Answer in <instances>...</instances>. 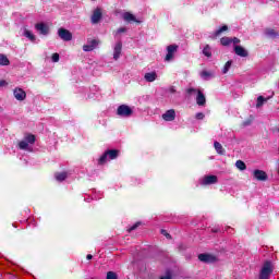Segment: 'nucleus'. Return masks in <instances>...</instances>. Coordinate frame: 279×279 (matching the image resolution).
<instances>
[{
	"label": "nucleus",
	"instance_id": "f257e3e1",
	"mask_svg": "<svg viewBox=\"0 0 279 279\" xmlns=\"http://www.w3.org/2000/svg\"><path fill=\"white\" fill-rule=\"evenodd\" d=\"M271 274H274V264L271 262H265L259 271V279H269Z\"/></svg>",
	"mask_w": 279,
	"mask_h": 279
},
{
	"label": "nucleus",
	"instance_id": "f03ea898",
	"mask_svg": "<svg viewBox=\"0 0 279 279\" xmlns=\"http://www.w3.org/2000/svg\"><path fill=\"white\" fill-rule=\"evenodd\" d=\"M35 29L41 36H48V34L50 32L49 25L44 22H39V23L35 24Z\"/></svg>",
	"mask_w": 279,
	"mask_h": 279
},
{
	"label": "nucleus",
	"instance_id": "7ed1b4c3",
	"mask_svg": "<svg viewBox=\"0 0 279 279\" xmlns=\"http://www.w3.org/2000/svg\"><path fill=\"white\" fill-rule=\"evenodd\" d=\"M117 156H119V150H109L100 157L99 163L104 165V162H106V160H108V157H109V160H114V158H117Z\"/></svg>",
	"mask_w": 279,
	"mask_h": 279
},
{
	"label": "nucleus",
	"instance_id": "20e7f679",
	"mask_svg": "<svg viewBox=\"0 0 279 279\" xmlns=\"http://www.w3.org/2000/svg\"><path fill=\"white\" fill-rule=\"evenodd\" d=\"M187 93H189L190 95H191V93H197V96H196V104H197L198 106H205V104H206V96H204L199 90L190 88V89H187Z\"/></svg>",
	"mask_w": 279,
	"mask_h": 279
},
{
	"label": "nucleus",
	"instance_id": "39448f33",
	"mask_svg": "<svg viewBox=\"0 0 279 279\" xmlns=\"http://www.w3.org/2000/svg\"><path fill=\"white\" fill-rule=\"evenodd\" d=\"M167 54H166V62H171L173 60V57L175 56V52L178 51V46L170 45L167 47Z\"/></svg>",
	"mask_w": 279,
	"mask_h": 279
},
{
	"label": "nucleus",
	"instance_id": "423d86ee",
	"mask_svg": "<svg viewBox=\"0 0 279 279\" xmlns=\"http://www.w3.org/2000/svg\"><path fill=\"white\" fill-rule=\"evenodd\" d=\"M117 112L119 117H130L132 114V108H130L128 105H121Z\"/></svg>",
	"mask_w": 279,
	"mask_h": 279
},
{
	"label": "nucleus",
	"instance_id": "0eeeda50",
	"mask_svg": "<svg viewBox=\"0 0 279 279\" xmlns=\"http://www.w3.org/2000/svg\"><path fill=\"white\" fill-rule=\"evenodd\" d=\"M58 34L61 40L69 41V40H72L73 38V35L71 34V32L64 28H59Z\"/></svg>",
	"mask_w": 279,
	"mask_h": 279
},
{
	"label": "nucleus",
	"instance_id": "6e6552de",
	"mask_svg": "<svg viewBox=\"0 0 279 279\" xmlns=\"http://www.w3.org/2000/svg\"><path fill=\"white\" fill-rule=\"evenodd\" d=\"M13 95L15 99H17V101H25V98L27 97V94L25 93V90H23V88H20V87H16L13 90Z\"/></svg>",
	"mask_w": 279,
	"mask_h": 279
},
{
	"label": "nucleus",
	"instance_id": "1a4fd4ad",
	"mask_svg": "<svg viewBox=\"0 0 279 279\" xmlns=\"http://www.w3.org/2000/svg\"><path fill=\"white\" fill-rule=\"evenodd\" d=\"M121 51H123V44L118 41L113 46V60H119L121 58Z\"/></svg>",
	"mask_w": 279,
	"mask_h": 279
},
{
	"label": "nucleus",
	"instance_id": "9d476101",
	"mask_svg": "<svg viewBox=\"0 0 279 279\" xmlns=\"http://www.w3.org/2000/svg\"><path fill=\"white\" fill-rule=\"evenodd\" d=\"M198 260H201V263H216L217 257L210 254H199Z\"/></svg>",
	"mask_w": 279,
	"mask_h": 279
},
{
	"label": "nucleus",
	"instance_id": "9b49d317",
	"mask_svg": "<svg viewBox=\"0 0 279 279\" xmlns=\"http://www.w3.org/2000/svg\"><path fill=\"white\" fill-rule=\"evenodd\" d=\"M253 177L255 180H258L259 182H265L267 180V172L263 170H254Z\"/></svg>",
	"mask_w": 279,
	"mask_h": 279
},
{
	"label": "nucleus",
	"instance_id": "f8f14e48",
	"mask_svg": "<svg viewBox=\"0 0 279 279\" xmlns=\"http://www.w3.org/2000/svg\"><path fill=\"white\" fill-rule=\"evenodd\" d=\"M217 175H206L201 180V184L208 185V184H217Z\"/></svg>",
	"mask_w": 279,
	"mask_h": 279
},
{
	"label": "nucleus",
	"instance_id": "ddd939ff",
	"mask_svg": "<svg viewBox=\"0 0 279 279\" xmlns=\"http://www.w3.org/2000/svg\"><path fill=\"white\" fill-rule=\"evenodd\" d=\"M162 119H163V121H174L175 120V110L170 109V110L166 111L162 114Z\"/></svg>",
	"mask_w": 279,
	"mask_h": 279
},
{
	"label": "nucleus",
	"instance_id": "4468645a",
	"mask_svg": "<svg viewBox=\"0 0 279 279\" xmlns=\"http://www.w3.org/2000/svg\"><path fill=\"white\" fill-rule=\"evenodd\" d=\"M101 21V9H96L92 15V23L95 25Z\"/></svg>",
	"mask_w": 279,
	"mask_h": 279
},
{
	"label": "nucleus",
	"instance_id": "2eb2a0df",
	"mask_svg": "<svg viewBox=\"0 0 279 279\" xmlns=\"http://www.w3.org/2000/svg\"><path fill=\"white\" fill-rule=\"evenodd\" d=\"M99 45V41L93 39L89 44L83 46V51H93Z\"/></svg>",
	"mask_w": 279,
	"mask_h": 279
},
{
	"label": "nucleus",
	"instance_id": "dca6fc26",
	"mask_svg": "<svg viewBox=\"0 0 279 279\" xmlns=\"http://www.w3.org/2000/svg\"><path fill=\"white\" fill-rule=\"evenodd\" d=\"M234 51L240 58H247V50L241 46H234Z\"/></svg>",
	"mask_w": 279,
	"mask_h": 279
},
{
	"label": "nucleus",
	"instance_id": "f3484780",
	"mask_svg": "<svg viewBox=\"0 0 279 279\" xmlns=\"http://www.w3.org/2000/svg\"><path fill=\"white\" fill-rule=\"evenodd\" d=\"M23 35L25 36V38H28V40H31V43H36V35H34V33H32V31L25 28Z\"/></svg>",
	"mask_w": 279,
	"mask_h": 279
},
{
	"label": "nucleus",
	"instance_id": "a211bd4d",
	"mask_svg": "<svg viewBox=\"0 0 279 279\" xmlns=\"http://www.w3.org/2000/svg\"><path fill=\"white\" fill-rule=\"evenodd\" d=\"M144 77L146 82H156V77H158V75L156 74V72H149L146 73Z\"/></svg>",
	"mask_w": 279,
	"mask_h": 279
},
{
	"label": "nucleus",
	"instance_id": "6ab92c4d",
	"mask_svg": "<svg viewBox=\"0 0 279 279\" xmlns=\"http://www.w3.org/2000/svg\"><path fill=\"white\" fill-rule=\"evenodd\" d=\"M123 19L124 21H126L128 23H132L133 22H136V17L134 16V14L130 13V12H125L123 14Z\"/></svg>",
	"mask_w": 279,
	"mask_h": 279
},
{
	"label": "nucleus",
	"instance_id": "aec40b11",
	"mask_svg": "<svg viewBox=\"0 0 279 279\" xmlns=\"http://www.w3.org/2000/svg\"><path fill=\"white\" fill-rule=\"evenodd\" d=\"M57 182H64L66 180V172H60L54 174Z\"/></svg>",
	"mask_w": 279,
	"mask_h": 279
},
{
	"label": "nucleus",
	"instance_id": "412c9836",
	"mask_svg": "<svg viewBox=\"0 0 279 279\" xmlns=\"http://www.w3.org/2000/svg\"><path fill=\"white\" fill-rule=\"evenodd\" d=\"M235 167H236V169H239L240 171H245V169H247V166H246L245 162L242 161V160H238V161L235 162Z\"/></svg>",
	"mask_w": 279,
	"mask_h": 279
},
{
	"label": "nucleus",
	"instance_id": "4be33fe9",
	"mask_svg": "<svg viewBox=\"0 0 279 279\" xmlns=\"http://www.w3.org/2000/svg\"><path fill=\"white\" fill-rule=\"evenodd\" d=\"M24 141L31 145H34L36 143V136L28 134L24 137Z\"/></svg>",
	"mask_w": 279,
	"mask_h": 279
},
{
	"label": "nucleus",
	"instance_id": "5701e85b",
	"mask_svg": "<svg viewBox=\"0 0 279 279\" xmlns=\"http://www.w3.org/2000/svg\"><path fill=\"white\" fill-rule=\"evenodd\" d=\"M0 64L2 66H8L10 64V60L4 54H0Z\"/></svg>",
	"mask_w": 279,
	"mask_h": 279
},
{
	"label": "nucleus",
	"instance_id": "b1692460",
	"mask_svg": "<svg viewBox=\"0 0 279 279\" xmlns=\"http://www.w3.org/2000/svg\"><path fill=\"white\" fill-rule=\"evenodd\" d=\"M220 43H221V45H223V47H228V45H230L232 43V38H230V37H222L220 39Z\"/></svg>",
	"mask_w": 279,
	"mask_h": 279
},
{
	"label": "nucleus",
	"instance_id": "393cba45",
	"mask_svg": "<svg viewBox=\"0 0 279 279\" xmlns=\"http://www.w3.org/2000/svg\"><path fill=\"white\" fill-rule=\"evenodd\" d=\"M214 147H215L217 154H223V146H221V144L219 142H215Z\"/></svg>",
	"mask_w": 279,
	"mask_h": 279
},
{
	"label": "nucleus",
	"instance_id": "a878e982",
	"mask_svg": "<svg viewBox=\"0 0 279 279\" xmlns=\"http://www.w3.org/2000/svg\"><path fill=\"white\" fill-rule=\"evenodd\" d=\"M201 77L203 80H210V77H213V73L208 72V71H203V72H201Z\"/></svg>",
	"mask_w": 279,
	"mask_h": 279
},
{
	"label": "nucleus",
	"instance_id": "bb28decb",
	"mask_svg": "<svg viewBox=\"0 0 279 279\" xmlns=\"http://www.w3.org/2000/svg\"><path fill=\"white\" fill-rule=\"evenodd\" d=\"M20 149H26L29 150V144L25 140L19 143Z\"/></svg>",
	"mask_w": 279,
	"mask_h": 279
},
{
	"label": "nucleus",
	"instance_id": "cd10ccee",
	"mask_svg": "<svg viewBox=\"0 0 279 279\" xmlns=\"http://www.w3.org/2000/svg\"><path fill=\"white\" fill-rule=\"evenodd\" d=\"M268 98H265L263 96H259L257 98V104H256V108H260L263 106V104H265V101H267Z\"/></svg>",
	"mask_w": 279,
	"mask_h": 279
},
{
	"label": "nucleus",
	"instance_id": "c85d7f7f",
	"mask_svg": "<svg viewBox=\"0 0 279 279\" xmlns=\"http://www.w3.org/2000/svg\"><path fill=\"white\" fill-rule=\"evenodd\" d=\"M230 66H232V61H228L226 64H225V66H223V69H222V73H228L229 71H230Z\"/></svg>",
	"mask_w": 279,
	"mask_h": 279
},
{
	"label": "nucleus",
	"instance_id": "c756f323",
	"mask_svg": "<svg viewBox=\"0 0 279 279\" xmlns=\"http://www.w3.org/2000/svg\"><path fill=\"white\" fill-rule=\"evenodd\" d=\"M203 53H204V56H206L207 58H210V56H211L210 46H206V47L203 49Z\"/></svg>",
	"mask_w": 279,
	"mask_h": 279
},
{
	"label": "nucleus",
	"instance_id": "7c9ffc66",
	"mask_svg": "<svg viewBox=\"0 0 279 279\" xmlns=\"http://www.w3.org/2000/svg\"><path fill=\"white\" fill-rule=\"evenodd\" d=\"M222 32H228V25H223L220 29L216 32V36H219V34H222Z\"/></svg>",
	"mask_w": 279,
	"mask_h": 279
},
{
	"label": "nucleus",
	"instance_id": "2f4dec72",
	"mask_svg": "<svg viewBox=\"0 0 279 279\" xmlns=\"http://www.w3.org/2000/svg\"><path fill=\"white\" fill-rule=\"evenodd\" d=\"M107 279H118V278H117V275H116L114 272L109 271V272L107 274Z\"/></svg>",
	"mask_w": 279,
	"mask_h": 279
},
{
	"label": "nucleus",
	"instance_id": "473e14b6",
	"mask_svg": "<svg viewBox=\"0 0 279 279\" xmlns=\"http://www.w3.org/2000/svg\"><path fill=\"white\" fill-rule=\"evenodd\" d=\"M59 60H60V54L53 53L52 54V62H59Z\"/></svg>",
	"mask_w": 279,
	"mask_h": 279
},
{
	"label": "nucleus",
	"instance_id": "72a5a7b5",
	"mask_svg": "<svg viewBox=\"0 0 279 279\" xmlns=\"http://www.w3.org/2000/svg\"><path fill=\"white\" fill-rule=\"evenodd\" d=\"M276 33H274V29H267L266 36H275Z\"/></svg>",
	"mask_w": 279,
	"mask_h": 279
},
{
	"label": "nucleus",
	"instance_id": "f704fd0d",
	"mask_svg": "<svg viewBox=\"0 0 279 279\" xmlns=\"http://www.w3.org/2000/svg\"><path fill=\"white\" fill-rule=\"evenodd\" d=\"M231 43H233V45H239V43H241V40L236 37L231 38Z\"/></svg>",
	"mask_w": 279,
	"mask_h": 279
},
{
	"label": "nucleus",
	"instance_id": "c9c22d12",
	"mask_svg": "<svg viewBox=\"0 0 279 279\" xmlns=\"http://www.w3.org/2000/svg\"><path fill=\"white\" fill-rule=\"evenodd\" d=\"M5 86H8V82L4 80L0 81V87H5Z\"/></svg>",
	"mask_w": 279,
	"mask_h": 279
},
{
	"label": "nucleus",
	"instance_id": "e433bc0d",
	"mask_svg": "<svg viewBox=\"0 0 279 279\" xmlns=\"http://www.w3.org/2000/svg\"><path fill=\"white\" fill-rule=\"evenodd\" d=\"M196 119H198V120L204 119V113H202V112L196 113Z\"/></svg>",
	"mask_w": 279,
	"mask_h": 279
},
{
	"label": "nucleus",
	"instance_id": "4c0bfd02",
	"mask_svg": "<svg viewBox=\"0 0 279 279\" xmlns=\"http://www.w3.org/2000/svg\"><path fill=\"white\" fill-rule=\"evenodd\" d=\"M136 228H138V223H136V225L133 226L131 229H129V232H132V230H136Z\"/></svg>",
	"mask_w": 279,
	"mask_h": 279
},
{
	"label": "nucleus",
	"instance_id": "58836bf2",
	"mask_svg": "<svg viewBox=\"0 0 279 279\" xmlns=\"http://www.w3.org/2000/svg\"><path fill=\"white\" fill-rule=\"evenodd\" d=\"M160 279H171V274H168V275L161 277Z\"/></svg>",
	"mask_w": 279,
	"mask_h": 279
},
{
	"label": "nucleus",
	"instance_id": "ea45409f",
	"mask_svg": "<svg viewBox=\"0 0 279 279\" xmlns=\"http://www.w3.org/2000/svg\"><path fill=\"white\" fill-rule=\"evenodd\" d=\"M161 233H162L165 236H167V239L170 238V235H169V233H167V231L162 230Z\"/></svg>",
	"mask_w": 279,
	"mask_h": 279
},
{
	"label": "nucleus",
	"instance_id": "a19ab883",
	"mask_svg": "<svg viewBox=\"0 0 279 279\" xmlns=\"http://www.w3.org/2000/svg\"><path fill=\"white\" fill-rule=\"evenodd\" d=\"M123 32H125V28H119L118 29V34H123Z\"/></svg>",
	"mask_w": 279,
	"mask_h": 279
},
{
	"label": "nucleus",
	"instance_id": "79ce46f5",
	"mask_svg": "<svg viewBox=\"0 0 279 279\" xmlns=\"http://www.w3.org/2000/svg\"><path fill=\"white\" fill-rule=\"evenodd\" d=\"M93 259V255H87V260H92Z\"/></svg>",
	"mask_w": 279,
	"mask_h": 279
},
{
	"label": "nucleus",
	"instance_id": "37998d69",
	"mask_svg": "<svg viewBox=\"0 0 279 279\" xmlns=\"http://www.w3.org/2000/svg\"><path fill=\"white\" fill-rule=\"evenodd\" d=\"M170 90H171V93H175V89H173V88H171Z\"/></svg>",
	"mask_w": 279,
	"mask_h": 279
}]
</instances>
